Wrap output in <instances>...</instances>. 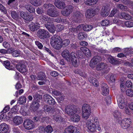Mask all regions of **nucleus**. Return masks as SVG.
<instances>
[{"mask_svg":"<svg viewBox=\"0 0 133 133\" xmlns=\"http://www.w3.org/2000/svg\"><path fill=\"white\" fill-rule=\"evenodd\" d=\"M91 107L88 104H84L82 108V117L83 118L87 119L90 115Z\"/></svg>","mask_w":133,"mask_h":133,"instance_id":"obj_1","label":"nucleus"},{"mask_svg":"<svg viewBox=\"0 0 133 133\" xmlns=\"http://www.w3.org/2000/svg\"><path fill=\"white\" fill-rule=\"evenodd\" d=\"M47 14L49 16L53 17H56L59 15L57 9L54 5L48 10Z\"/></svg>","mask_w":133,"mask_h":133,"instance_id":"obj_2","label":"nucleus"},{"mask_svg":"<svg viewBox=\"0 0 133 133\" xmlns=\"http://www.w3.org/2000/svg\"><path fill=\"white\" fill-rule=\"evenodd\" d=\"M37 35L41 39H44L49 37V33L46 30L43 29H39L37 32Z\"/></svg>","mask_w":133,"mask_h":133,"instance_id":"obj_3","label":"nucleus"},{"mask_svg":"<svg viewBox=\"0 0 133 133\" xmlns=\"http://www.w3.org/2000/svg\"><path fill=\"white\" fill-rule=\"evenodd\" d=\"M23 125L25 128L28 130L31 129L35 127L34 122L29 119H26L24 120Z\"/></svg>","mask_w":133,"mask_h":133,"instance_id":"obj_4","label":"nucleus"},{"mask_svg":"<svg viewBox=\"0 0 133 133\" xmlns=\"http://www.w3.org/2000/svg\"><path fill=\"white\" fill-rule=\"evenodd\" d=\"M131 122V120L130 119L125 118L121 121V125L122 128L126 129L130 126Z\"/></svg>","mask_w":133,"mask_h":133,"instance_id":"obj_5","label":"nucleus"},{"mask_svg":"<svg viewBox=\"0 0 133 133\" xmlns=\"http://www.w3.org/2000/svg\"><path fill=\"white\" fill-rule=\"evenodd\" d=\"M83 14L79 11H76L73 12L72 19L75 22H78L80 21L83 17Z\"/></svg>","mask_w":133,"mask_h":133,"instance_id":"obj_6","label":"nucleus"},{"mask_svg":"<svg viewBox=\"0 0 133 133\" xmlns=\"http://www.w3.org/2000/svg\"><path fill=\"white\" fill-rule=\"evenodd\" d=\"M16 68L18 71L22 73L26 72L27 70L26 64L22 62H20L17 65Z\"/></svg>","mask_w":133,"mask_h":133,"instance_id":"obj_7","label":"nucleus"},{"mask_svg":"<svg viewBox=\"0 0 133 133\" xmlns=\"http://www.w3.org/2000/svg\"><path fill=\"white\" fill-rule=\"evenodd\" d=\"M86 125L88 129L92 132L95 131L96 129L95 124L92 121L89 119L87 120L86 123Z\"/></svg>","mask_w":133,"mask_h":133,"instance_id":"obj_8","label":"nucleus"},{"mask_svg":"<svg viewBox=\"0 0 133 133\" xmlns=\"http://www.w3.org/2000/svg\"><path fill=\"white\" fill-rule=\"evenodd\" d=\"M20 14L21 17L23 19L27 21H30L33 19V17L32 16L30 15L28 13L26 12L21 11L20 12Z\"/></svg>","mask_w":133,"mask_h":133,"instance_id":"obj_9","label":"nucleus"},{"mask_svg":"<svg viewBox=\"0 0 133 133\" xmlns=\"http://www.w3.org/2000/svg\"><path fill=\"white\" fill-rule=\"evenodd\" d=\"M118 17L124 19L126 20L130 21H133V17L131 16L127 13L122 12L118 14Z\"/></svg>","mask_w":133,"mask_h":133,"instance_id":"obj_10","label":"nucleus"},{"mask_svg":"<svg viewBox=\"0 0 133 133\" xmlns=\"http://www.w3.org/2000/svg\"><path fill=\"white\" fill-rule=\"evenodd\" d=\"M117 101L119 107L121 109L124 108L125 105L124 96L122 95H120L117 97Z\"/></svg>","mask_w":133,"mask_h":133,"instance_id":"obj_11","label":"nucleus"},{"mask_svg":"<svg viewBox=\"0 0 133 133\" xmlns=\"http://www.w3.org/2000/svg\"><path fill=\"white\" fill-rule=\"evenodd\" d=\"M77 128L73 125L67 127L65 129L64 133H78Z\"/></svg>","mask_w":133,"mask_h":133,"instance_id":"obj_12","label":"nucleus"},{"mask_svg":"<svg viewBox=\"0 0 133 133\" xmlns=\"http://www.w3.org/2000/svg\"><path fill=\"white\" fill-rule=\"evenodd\" d=\"M45 24V26L48 29L49 31L52 33L55 32V31L54 25L52 24L54 22H47Z\"/></svg>","mask_w":133,"mask_h":133,"instance_id":"obj_13","label":"nucleus"},{"mask_svg":"<svg viewBox=\"0 0 133 133\" xmlns=\"http://www.w3.org/2000/svg\"><path fill=\"white\" fill-rule=\"evenodd\" d=\"M76 54L73 52L71 53V61L73 65L75 67H77L79 65V62L76 56Z\"/></svg>","mask_w":133,"mask_h":133,"instance_id":"obj_14","label":"nucleus"},{"mask_svg":"<svg viewBox=\"0 0 133 133\" xmlns=\"http://www.w3.org/2000/svg\"><path fill=\"white\" fill-rule=\"evenodd\" d=\"M44 110L45 112H50L53 114H59L60 110L57 109L52 108L50 107H49L48 105H46L44 107Z\"/></svg>","mask_w":133,"mask_h":133,"instance_id":"obj_15","label":"nucleus"},{"mask_svg":"<svg viewBox=\"0 0 133 133\" xmlns=\"http://www.w3.org/2000/svg\"><path fill=\"white\" fill-rule=\"evenodd\" d=\"M73 10V7L71 5H69L66 6L65 10L61 12L62 14L64 16H69L72 12Z\"/></svg>","mask_w":133,"mask_h":133,"instance_id":"obj_16","label":"nucleus"},{"mask_svg":"<svg viewBox=\"0 0 133 133\" xmlns=\"http://www.w3.org/2000/svg\"><path fill=\"white\" fill-rule=\"evenodd\" d=\"M62 56L68 62L71 61V53L70 54L69 50L67 49H65L62 53Z\"/></svg>","mask_w":133,"mask_h":133,"instance_id":"obj_17","label":"nucleus"},{"mask_svg":"<svg viewBox=\"0 0 133 133\" xmlns=\"http://www.w3.org/2000/svg\"><path fill=\"white\" fill-rule=\"evenodd\" d=\"M102 94L104 96L108 95L109 92V89L108 85L105 83H103L101 85Z\"/></svg>","mask_w":133,"mask_h":133,"instance_id":"obj_18","label":"nucleus"},{"mask_svg":"<svg viewBox=\"0 0 133 133\" xmlns=\"http://www.w3.org/2000/svg\"><path fill=\"white\" fill-rule=\"evenodd\" d=\"M40 25L38 23H35L32 22L29 25V27L30 30L34 32L36 31L38 29L40 28Z\"/></svg>","mask_w":133,"mask_h":133,"instance_id":"obj_19","label":"nucleus"},{"mask_svg":"<svg viewBox=\"0 0 133 133\" xmlns=\"http://www.w3.org/2000/svg\"><path fill=\"white\" fill-rule=\"evenodd\" d=\"M109 7L108 6H103L101 10V15L103 17L107 16L109 14L110 11Z\"/></svg>","mask_w":133,"mask_h":133,"instance_id":"obj_20","label":"nucleus"},{"mask_svg":"<svg viewBox=\"0 0 133 133\" xmlns=\"http://www.w3.org/2000/svg\"><path fill=\"white\" fill-rule=\"evenodd\" d=\"M102 59L101 57L99 56H94L91 59L90 64V65L92 67H94L98 62L100 61Z\"/></svg>","mask_w":133,"mask_h":133,"instance_id":"obj_21","label":"nucleus"},{"mask_svg":"<svg viewBox=\"0 0 133 133\" xmlns=\"http://www.w3.org/2000/svg\"><path fill=\"white\" fill-rule=\"evenodd\" d=\"M8 127L5 123H2L0 125V132L1 133H9Z\"/></svg>","mask_w":133,"mask_h":133,"instance_id":"obj_22","label":"nucleus"},{"mask_svg":"<svg viewBox=\"0 0 133 133\" xmlns=\"http://www.w3.org/2000/svg\"><path fill=\"white\" fill-rule=\"evenodd\" d=\"M96 13V11L92 9H88L86 12L85 15L87 17L91 18L94 16Z\"/></svg>","mask_w":133,"mask_h":133,"instance_id":"obj_23","label":"nucleus"},{"mask_svg":"<svg viewBox=\"0 0 133 133\" xmlns=\"http://www.w3.org/2000/svg\"><path fill=\"white\" fill-rule=\"evenodd\" d=\"M62 39L59 36L56 35H54L51 38L50 42L51 44L61 41Z\"/></svg>","mask_w":133,"mask_h":133,"instance_id":"obj_24","label":"nucleus"},{"mask_svg":"<svg viewBox=\"0 0 133 133\" xmlns=\"http://www.w3.org/2000/svg\"><path fill=\"white\" fill-rule=\"evenodd\" d=\"M55 5L59 9H62L65 6V3L61 0H55L54 3Z\"/></svg>","mask_w":133,"mask_h":133,"instance_id":"obj_25","label":"nucleus"},{"mask_svg":"<svg viewBox=\"0 0 133 133\" xmlns=\"http://www.w3.org/2000/svg\"><path fill=\"white\" fill-rule=\"evenodd\" d=\"M23 121L22 117L18 116L15 117L13 120V122L16 125L21 124L22 123Z\"/></svg>","mask_w":133,"mask_h":133,"instance_id":"obj_26","label":"nucleus"},{"mask_svg":"<svg viewBox=\"0 0 133 133\" xmlns=\"http://www.w3.org/2000/svg\"><path fill=\"white\" fill-rule=\"evenodd\" d=\"M107 68V66L105 63H99L97 65L96 69L97 70H102L104 71Z\"/></svg>","mask_w":133,"mask_h":133,"instance_id":"obj_27","label":"nucleus"},{"mask_svg":"<svg viewBox=\"0 0 133 133\" xmlns=\"http://www.w3.org/2000/svg\"><path fill=\"white\" fill-rule=\"evenodd\" d=\"M39 18L40 20L43 21L44 20L47 22H54V18L49 17L46 15L40 16Z\"/></svg>","mask_w":133,"mask_h":133,"instance_id":"obj_28","label":"nucleus"},{"mask_svg":"<svg viewBox=\"0 0 133 133\" xmlns=\"http://www.w3.org/2000/svg\"><path fill=\"white\" fill-rule=\"evenodd\" d=\"M80 50L87 56L90 57L91 54L89 49L87 47H83L80 48Z\"/></svg>","mask_w":133,"mask_h":133,"instance_id":"obj_29","label":"nucleus"},{"mask_svg":"<svg viewBox=\"0 0 133 133\" xmlns=\"http://www.w3.org/2000/svg\"><path fill=\"white\" fill-rule=\"evenodd\" d=\"M87 34L84 32H81L78 34V38L79 39L83 41L87 37Z\"/></svg>","mask_w":133,"mask_h":133,"instance_id":"obj_30","label":"nucleus"},{"mask_svg":"<svg viewBox=\"0 0 133 133\" xmlns=\"http://www.w3.org/2000/svg\"><path fill=\"white\" fill-rule=\"evenodd\" d=\"M59 114H54L55 115H53L54 119L56 121L58 122H62L63 121V118L61 117V116L59 115Z\"/></svg>","mask_w":133,"mask_h":133,"instance_id":"obj_31","label":"nucleus"},{"mask_svg":"<svg viewBox=\"0 0 133 133\" xmlns=\"http://www.w3.org/2000/svg\"><path fill=\"white\" fill-rule=\"evenodd\" d=\"M78 114H75L70 117V119L72 121L76 122H78L80 120V116L78 115Z\"/></svg>","mask_w":133,"mask_h":133,"instance_id":"obj_32","label":"nucleus"},{"mask_svg":"<svg viewBox=\"0 0 133 133\" xmlns=\"http://www.w3.org/2000/svg\"><path fill=\"white\" fill-rule=\"evenodd\" d=\"M89 80L90 82L92 83V85L95 87L98 86L99 83L97 79L92 77H90L89 78Z\"/></svg>","mask_w":133,"mask_h":133,"instance_id":"obj_33","label":"nucleus"},{"mask_svg":"<svg viewBox=\"0 0 133 133\" xmlns=\"http://www.w3.org/2000/svg\"><path fill=\"white\" fill-rule=\"evenodd\" d=\"M4 65L5 68L11 70H13L14 69V67L10 65V62L8 61H5L4 62Z\"/></svg>","mask_w":133,"mask_h":133,"instance_id":"obj_34","label":"nucleus"},{"mask_svg":"<svg viewBox=\"0 0 133 133\" xmlns=\"http://www.w3.org/2000/svg\"><path fill=\"white\" fill-rule=\"evenodd\" d=\"M34 99L37 102H39L42 98V95H40L38 93H35L33 96Z\"/></svg>","mask_w":133,"mask_h":133,"instance_id":"obj_35","label":"nucleus"},{"mask_svg":"<svg viewBox=\"0 0 133 133\" xmlns=\"http://www.w3.org/2000/svg\"><path fill=\"white\" fill-rule=\"evenodd\" d=\"M46 77L45 74L42 72H40L38 74L37 77V79L39 80H44L46 81Z\"/></svg>","mask_w":133,"mask_h":133,"instance_id":"obj_36","label":"nucleus"},{"mask_svg":"<svg viewBox=\"0 0 133 133\" xmlns=\"http://www.w3.org/2000/svg\"><path fill=\"white\" fill-rule=\"evenodd\" d=\"M51 44L53 48L57 50L59 49L62 47L61 41L54 43H52Z\"/></svg>","mask_w":133,"mask_h":133,"instance_id":"obj_37","label":"nucleus"},{"mask_svg":"<svg viewBox=\"0 0 133 133\" xmlns=\"http://www.w3.org/2000/svg\"><path fill=\"white\" fill-rule=\"evenodd\" d=\"M30 3L35 6H38L41 5L42 2L41 0H29Z\"/></svg>","mask_w":133,"mask_h":133,"instance_id":"obj_38","label":"nucleus"},{"mask_svg":"<svg viewBox=\"0 0 133 133\" xmlns=\"http://www.w3.org/2000/svg\"><path fill=\"white\" fill-rule=\"evenodd\" d=\"M74 105L67 106L65 108V112L68 115H71V111L74 109Z\"/></svg>","mask_w":133,"mask_h":133,"instance_id":"obj_39","label":"nucleus"},{"mask_svg":"<svg viewBox=\"0 0 133 133\" xmlns=\"http://www.w3.org/2000/svg\"><path fill=\"white\" fill-rule=\"evenodd\" d=\"M125 50H124V54L121 53L118 54L117 55V56L119 58L123 57H126L127 55H129L130 52L129 51H127L128 49H125Z\"/></svg>","mask_w":133,"mask_h":133,"instance_id":"obj_40","label":"nucleus"},{"mask_svg":"<svg viewBox=\"0 0 133 133\" xmlns=\"http://www.w3.org/2000/svg\"><path fill=\"white\" fill-rule=\"evenodd\" d=\"M117 7L122 11H129V9L127 6L124 5L122 4H118L117 5Z\"/></svg>","mask_w":133,"mask_h":133,"instance_id":"obj_41","label":"nucleus"},{"mask_svg":"<svg viewBox=\"0 0 133 133\" xmlns=\"http://www.w3.org/2000/svg\"><path fill=\"white\" fill-rule=\"evenodd\" d=\"M39 105V103L37 102L36 101H34L32 102L31 105L32 110L34 111H36Z\"/></svg>","mask_w":133,"mask_h":133,"instance_id":"obj_42","label":"nucleus"},{"mask_svg":"<svg viewBox=\"0 0 133 133\" xmlns=\"http://www.w3.org/2000/svg\"><path fill=\"white\" fill-rule=\"evenodd\" d=\"M26 9L30 12L34 13L35 12V9L31 5L27 4L25 6Z\"/></svg>","mask_w":133,"mask_h":133,"instance_id":"obj_43","label":"nucleus"},{"mask_svg":"<svg viewBox=\"0 0 133 133\" xmlns=\"http://www.w3.org/2000/svg\"><path fill=\"white\" fill-rule=\"evenodd\" d=\"M11 14L12 18L15 19L17 20L21 18V17L19 16L17 13L15 11L11 12Z\"/></svg>","mask_w":133,"mask_h":133,"instance_id":"obj_44","label":"nucleus"},{"mask_svg":"<svg viewBox=\"0 0 133 133\" xmlns=\"http://www.w3.org/2000/svg\"><path fill=\"white\" fill-rule=\"evenodd\" d=\"M113 114L114 117L115 118L118 119L119 118H121V113L118 110H115Z\"/></svg>","mask_w":133,"mask_h":133,"instance_id":"obj_45","label":"nucleus"},{"mask_svg":"<svg viewBox=\"0 0 133 133\" xmlns=\"http://www.w3.org/2000/svg\"><path fill=\"white\" fill-rule=\"evenodd\" d=\"M74 109L72 111H71V115H68L71 116L74 115L75 114L79 113L80 112V109L76 107L75 105L74 106Z\"/></svg>","mask_w":133,"mask_h":133,"instance_id":"obj_46","label":"nucleus"},{"mask_svg":"<svg viewBox=\"0 0 133 133\" xmlns=\"http://www.w3.org/2000/svg\"><path fill=\"white\" fill-rule=\"evenodd\" d=\"M108 60L110 63L114 65L117 64L118 62L117 60L111 56L109 57L108 58Z\"/></svg>","mask_w":133,"mask_h":133,"instance_id":"obj_47","label":"nucleus"},{"mask_svg":"<svg viewBox=\"0 0 133 133\" xmlns=\"http://www.w3.org/2000/svg\"><path fill=\"white\" fill-rule=\"evenodd\" d=\"M93 26L90 25H83V30L85 31H89L93 28Z\"/></svg>","mask_w":133,"mask_h":133,"instance_id":"obj_48","label":"nucleus"},{"mask_svg":"<svg viewBox=\"0 0 133 133\" xmlns=\"http://www.w3.org/2000/svg\"><path fill=\"white\" fill-rule=\"evenodd\" d=\"M26 98L25 96H22L19 97L18 102L21 104H23L26 102Z\"/></svg>","mask_w":133,"mask_h":133,"instance_id":"obj_49","label":"nucleus"},{"mask_svg":"<svg viewBox=\"0 0 133 133\" xmlns=\"http://www.w3.org/2000/svg\"><path fill=\"white\" fill-rule=\"evenodd\" d=\"M44 130L46 132L51 133L53 131V129L51 125H48L46 127Z\"/></svg>","mask_w":133,"mask_h":133,"instance_id":"obj_50","label":"nucleus"},{"mask_svg":"<svg viewBox=\"0 0 133 133\" xmlns=\"http://www.w3.org/2000/svg\"><path fill=\"white\" fill-rule=\"evenodd\" d=\"M70 42V41L68 39H65L62 41H61L62 46L64 47H66L69 44Z\"/></svg>","mask_w":133,"mask_h":133,"instance_id":"obj_51","label":"nucleus"},{"mask_svg":"<svg viewBox=\"0 0 133 133\" xmlns=\"http://www.w3.org/2000/svg\"><path fill=\"white\" fill-rule=\"evenodd\" d=\"M125 25L127 27H131L133 26V23L130 21L125 22L124 23Z\"/></svg>","mask_w":133,"mask_h":133,"instance_id":"obj_52","label":"nucleus"},{"mask_svg":"<svg viewBox=\"0 0 133 133\" xmlns=\"http://www.w3.org/2000/svg\"><path fill=\"white\" fill-rule=\"evenodd\" d=\"M126 94L128 96L132 97L133 96V90L131 89H128L126 91Z\"/></svg>","mask_w":133,"mask_h":133,"instance_id":"obj_53","label":"nucleus"},{"mask_svg":"<svg viewBox=\"0 0 133 133\" xmlns=\"http://www.w3.org/2000/svg\"><path fill=\"white\" fill-rule=\"evenodd\" d=\"M46 102L48 104L51 105H53L55 104V100L52 97L47 100Z\"/></svg>","mask_w":133,"mask_h":133,"instance_id":"obj_54","label":"nucleus"},{"mask_svg":"<svg viewBox=\"0 0 133 133\" xmlns=\"http://www.w3.org/2000/svg\"><path fill=\"white\" fill-rule=\"evenodd\" d=\"M74 72L76 74H78L82 77H85L81 71L78 69H76L74 70Z\"/></svg>","mask_w":133,"mask_h":133,"instance_id":"obj_55","label":"nucleus"},{"mask_svg":"<svg viewBox=\"0 0 133 133\" xmlns=\"http://www.w3.org/2000/svg\"><path fill=\"white\" fill-rule=\"evenodd\" d=\"M109 21L108 20H104L102 21L101 23V25L102 26H105L109 24Z\"/></svg>","mask_w":133,"mask_h":133,"instance_id":"obj_56","label":"nucleus"},{"mask_svg":"<svg viewBox=\"0 0 133 133\" xmlns=\"http://www.w3.org/2000/svg\"><path fill=\"white\" fill-rule=\"evenodd\" d=\"M0 10L5 14L7 13L6 10L5 8L0 3Z\"/></svg>","mask_w":133,"mask_h":133,"instance_id":"obj_57","label":"nucleus"},{"mask_svg":"<svg viewBox=\"0 0 133 133\" xmlns=\"http://www.w3.org/2000/svg\"><path fill=\"white\" fill-rule=\"evenodd\" d=\"M35 43L37 45L38 48L40 49H42L43 47L42 44L39 42L37 41H35Z\"/></svg>","mask_w":133,"mask_h":133,"instance_id":"obj_58","label":"nucleus"},{"mask_svg":"<svg viewBox=\"0 0 133 133\" xmlns=\"http://www.w3.org/2000/svg\"><path fill=\"white\" fill-rule=\"evenodd\" d=\"M3 46L6 48H9L10 46V45L6 42H3Z\"/></svg>","mask_w":133,"mask_h":133,"instance_id":"obj_59","label":"nucleus"},{"mask_svg":"<svg viewBox=\"0 0 133 133\" xmlns=\"http://www.w3.org/2000/svg\"><path fill=\"white\" fill-rule=\"evenodd\" d=\"M57 31L58 32H59L61 31L64 29V27L63 26L61 25L60 24H58L57 25Z\"/></svg>","mask_w":133,"mask_h":133,"instance_id":"obj_60","label":"nucleus"},{"mask_svg":"<svg viewBox=\"0 0 133 133\" xmlns=\"http://www.w3.org/2000/svg\"><path fill=\"white\" fill-rule=\"evenodd\" d=\"M105 101L107 104H109L111 103V98L109 96L105 98Z\"/></svg>","mask_w":133,"mask_h":133,"instance_id":"obj_61","label":"nucleus"},{"mask_svg":"<svg viewBox=\"0 0 133 133\" xmlns=\"http://www.w3.org/2000/svg\"><path fill=\"white\" fill-rule=\"evenodd\" d=\"M9 109V107L8 106H6L4 109L1 112V113L2 114L4 113H5L8 112Z\"/></svg>","mask_w":133,"mask_h":133,"instance_id":"obj_62","label":"nucleus"},{"mask_svg":"<svg viewBox=\"0 0 133 133\" xmlns=\"http://www.w3.org/2000/svg\"><path fill=\"white\" fill-rule=\"evenodd\" d=\"M12 54L13 56L17 57L19 55V53L18 51L17 50H14L13 53H12Z\"/></svg>","mask_w":133,"mask_h":133,"instance_id":"obj_63","label":"nucleus"},{"mask_svg":"<svg viewBox=\"0 0 133 133\" xmlns=\"http://www.w3.org/2000/svg\"><path fill=\"white\" fill-rule=\"evenodd\" d=\"M13 132L14 133H20V130L18 128H14L13 129Z\"/></svg>","mask_w":133,"mask_h":133,"instance_id":"obj_64","label":"nucleus"}]
</instances>
